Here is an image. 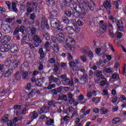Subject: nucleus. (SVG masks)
<instances>
[{
    "mask_svg": "<svg viewBox=\"0 0 126 126\" xmlns=\"http://www.w3.org/2000/svg\"><path fill=\"white\" fill-rule=\"evenodd\" d=\"M66 44L64 45V47L67 50L72 51V48H73V44H74V39L72 37H68L65 40Z\"/></svg>",
    "mask_w": 126,
    "mask_h": 126,
    "instance_id": "f257e3e1",
    "label": "nucleus"
},
{
    "mask_svg": "<svg viewBox=\"0 0 126 126\" xmlns=\"http://www.w3.org/2000/svg\"><path fill=\"white\" fill-rule=\"evenodd\" d=\"M32 39L33 40V45L34 47H36V48L39 47L40 44L42 43V39H41V37H40L39 35L35 34L33 35Z\"/></svg>",
    "mask_w": 126,
    "mask_h": 126,
    "instance_id": "f03ea898",
    "label": "nucleus"
},
{
    "mask_svg": "<svg viewBox=\"0 0 126 126\" xmlns=\"http://www.w3.org/2000/svg\"><path fill=\"white\" fill-rule=\"evenodd\" d=\"M38 53L40 55L39 57V63H44V60L45 59V57L46 56V54L44 53V51L43 50V48H41L39 49L38 51Z\"/></svg>",
    "mask_w": 126,
    "mask_h": 126,
    "instance_id": "7ed1b4c3",
    "label": "nucleus"
},
{
    "mask_svg": "<svg viewBox=\"0 0 126 126\" xmlns=\"http://www.w3.org/2000/svg\"><path fill=\"white\" fill-rule=\"evenodd\" d=\"M64 38H65L64 33L60 32L56 35V39L60 43H63L64 41Z\"/></svg>",
    "mask_w": 126,
    "mask_h": 126,
    "instance_id": "20e7f679",
    "label": "nucleus"
},
{
    "mask_svg": "<svg viewBox=\"0 0 126 126\" xmlns=\"http://www.w3.org/2000/svg\"><path fill=\"white\" fill-rule=\"evenodd\" d=\"M100 30H102V32H100L101 34H103L104 32L107 31V24L104 23V21L101 20L99 21Z\"/></svg>",
    "mask_w": 126,
    "mask_h": 126,
    "instance_id": "39448f33",
    "label": "nucleus"
},
{
    "mask_svg": "<svg viewBox=\"0 0 126 126\" xmlns=\"http://www.w3.org/2000/svg\"><path fill=\"white\" fill-rule=\"evenodd\" d=\"M62 82L65 86H72L73 85V81L68 78L62 80Z\"/></svg>",
    "mask_w": 126,
    "mask_h": 126,
    "instance_id": "423d86ee",
    "label": "nucleus"
},
{
    "mask_svg": "<svg viewBox=\"0 0 126 126\" xmlns=\"http://www.w3.org/2000/svg\"><path fill=\"white\" fill-rule=\"evenodd\" d=\"M103 5L107 10V14L110 15V14H111V10L112 9L111 3H110L108 1H105L103 2Z\"/></svg>",
    "mask_w": 126,
    "mask_h": 126,
    "instance_id": "0eeeda50",
    "label": "nucleus"
},
{
    "mask_svg": "<svg viewBox=\"0 0 126 126\" xmlns=\"http://www.w3.org/2000/svg\"><path fill=\"white\" fill-rule=\"evenodd\" d=\"M10 48V45L8 44H4L1 46H0V51L2 53H5L9 51Z\"/></svg>",
    "mask_w": 126,
    "mask_h": 126,
    "instance_id": "6e6552de",
    "label": "nucleus"
},
{
    "mask_svg": "<svg viewBox=\"0 0 126 126\" xmlns=\"http://www.w3.org/2000/svg\"><path fill=\"white\" fill-rule=\"evenodd\" d=\"M48 79L50 83H53V82L54 83H56L57 85H60V84H58V82H59V78H56L53 76V75H51L48 77Z\"/></svg>",
    "mask_w": 126,
    "mask_h": 126,
    "instance_id": "1a4fd4ad",
    "label": "nucleus"
},
{
    "mask_svg": "<svg viewBox=\"0 0 126 126\" xmlns=\"http://www.w3.org/2000/svg\"><path fill=\"white\" fill-rule=\"evenodd\" d=\"M49 112V107L43 105L41 108H40V111H39V114H47Z\"/></svg>",
    "mask_w": 126,
    "mask_h": 126,
    "instance_id": "9d476101",
    "label": "nucleus"
},
{
    "mask_svg": "<svg viewBox=\"0 0 126 126\" xmlns=\"http://www.w3.org/2000/svg\"><path fill=\"white\" fill-rule=\"evenodd\" d=\"M42 26L44 27V28H46L47 30L50 29V27H49V24H48V20L46 19H43L42 20Z\"/></svg>",
    "mask_w": 126,
    "mask_h": 126,
    "instance_id": "9b49d317",
    "label": "nucleus"
},
{
    "mask_svg": "<svg viewBox=\"0 0 126 126\" xmlns=\"http://www.w3.org/2000/svg\"><path fill=\"white\" fill-rule=\"evenodd\" d=\"M18 50V47H17V45L13 44L11 46L10 52L12 54H16V53H17Z\"/></svg>",
    "mask_w": 126,
    "mask_h": 126,
    "instance_id": "f8f14e48",
    "label": "nucleus"
},
{
    "mask_svg": "<svg viewBox=\"0 0 126 126\" xmlns=\"http://www.w3.org/2000/svg\"><path fill=\"white\" fill-rule=\"evenodd\" d=\"M44 81H45V78L38 79L35 81V84L37 86L41 87L42 84L44 83Z\"/></svg>",
    "mask_w": 126,
    "mask_h": 126,
    "instance_id": "ddd939ff",
    "label": "nucleus"
},
{
    "mask_svg": "<svg viewBox=\"0 0 126 126\" xmlns=\"http://www.w3.org/2000/svg\"><path fill=\"white\" fill-rule=\"evenodd\" d=\"M11 11H14V12H15L17 13V12H18V9L16 7V3L15 2H12L11 4Z\"/></svg>",
    "mask_w": 126,
    "mask_h": 126,
    "instance_id": "4468645a",
    "label": "nucleus"
},
{
    "mask_svg": "<svg viewBox=\"0 0 126 126\" xmlns=\"http://www.w3.org/2000/svg\"><path fill=\"white\" fill-rule=\"evenodd\" d=\"M63 1L61 2V4H62L63 7H65V6H67V3H71L73 1L72 0H63Z\"/></svg>",
    "mask_w": 126,
    "mask_h": 126,
    "instance_id": "2eb2a0df",
    "label": "nucleus"
},
{
    "mask_svg": "<svg viewBox=\"0 0 126 126\" xmlns=\"http://www.w3.org/2000/svg\"><path fill=\"white\" fill-rule=\"evenodd\" d=\"M73 8L74 9L73 12L72 14H73L74 16H75L76 18V17H78L79 15V13H78V11H77V10H76V4H73Z\"/></svg>",
    "mask_w": 126,
    "mask_h": 126,
    "instance_id": "dca6fc26",
    "label": "nucleus"
},
{
    "mask_svg": "<svg viewBox=\"0 0 126 126\" xmlns=\"http://www.w3.org/2000/svg\"><path fill=\"white\" fill-rule=\"evenodd\" d=\"M29 65L28 64V63L27 62L23 63L21 66V71H22V72H23L24 71H25V69H26V68L28 67Z\"/></svg>",
    "mask_w": 126,
    "mask_h": 126,
    "instance_id": "f3484780",
    "label": "nucleus"
},
{
    "mask_svg": "<svg viewBox=\"0 0 126 126\" xmlns=\"http://www.w3.org/2000/svg\"><path fill=\"white\" fill-rule=\"evenodd\" d=\"M66 29L69 34H71V35L73 34L74 32V28L73 27L67 26Z\"/></svg>",
    "mask_w": 126,
    "mask_h": 126,
    "instance_id": "a211bd4d",
    "label": "nucleus"
},
{
    "mask_svg": "<svg viewBox=\"0 0 126 126\" xmlns=\"http://www.w3.org/2000/svg\"><path fill=\"white\" fill-rule=\"evenodd\" d=\"M29 31H28L29 33H31L32 35H35L37 29L35 28L29 27Z\"/></svg>",
    "mask_w": 126,
    "mask_h": 126,
    "instance_id": "6ab92c4d",
    "label": "nucleus"
},
{
    "mask_svg": "<svg viewBox=\"0 0 126 126\" xmlns=\"http://www.w3.org/2000/svg\"><path fill=\"white\" fill-rule=\"evenodd\" d=\"M31 118L32 120H35V119H37L38 118V113L35 111H33L30 113V114Z\"/></svg>",
    "mask_w": 126,
    "mask_h": 126,
    "instance_id": "aec40b11",
    "label": "nucleus"
},
{
    "mask_svg": "<svg viewBox=\"0 0 126 126\" xmlns=\"http://www.w3.org/2000/svg\"><path fill=\"white\" fill-rule=\"evenodd\" d=\"M12 72H13V69L12 68L9 69L5 72V74H4V77H8V76H10Z\"/></svg>",
    "mask_w": 126,
    "mask_h": 126,
    "instance_id": "412c9836",
    "label": "nucleus"
},
{
    "mask_svg": "<svg viewBox=\"0 0 126 126\" xmlns=\"http://www.w3.org/2000/svg\"><path fill=\"white\" fill-rule=\"evenodd\" d=\"M14 77L15 80H20L21 79V74L19 73V71H17L14 74Z\"/></svg>",
    "mask_w": 126,
    "mask_h": 126,
    "instance_id": "4be33fe9",
    "label": "nucleus"
},
{
    "mask_svg": "<svg viewBox=\"0 0 126 126\" xmlns=\"http://www.w3.org/2000/svg\"><path fill=\"white\" fill-rule=\"evenodd\" d=\"M22 37L21 44L23 45L26 42V40H27V33H23L22 34Z\"/></svg>",
    "mask_w": 126,
    "mask_h": 126,
    "instance_id": "5701e85b",
    "label": "nucleus"
},
{
    "mask_svg": "<svg viewBox=\"0 0 126 126\" xmlns=\"http://www.w3.org/2000/svg\"><path fill=\"white\" fill-rule=\"evenodd\" d=\"M69 66L71 68L72 70H73V71H75V70H76V69H74V67L76 66V63H75V62H69Z\"/></svg>",
    "mask_w": 126,
    "mask_h": 126,
    "instance_id": "b1692460",
    "label": "nucleus"
},
{
    "mask_svg": "<svg viewBox=\"0 0 126 126\" xmlns=\"http://www.w3.org/2000/svg\"><path fill=\"white\" fill-rule=\"evenodd\" d=\"M90 51V49L88 48V47L83 48L81 50V52L83 54H84V55H88L89 52Z\"/></svg>",
    "mask_w": 126,
    "mask_h": 126,
    "instance_id": "393cba45",
    "label": "nucleus"
},
{
    "mask_svg": "<svg viewBox=\"0 0 126 126\" xmlns=\"http://www.w3.org/2000/svg\"><path fill=\"white\" fill-rule=\"evenodd\" d=\"M46 3L47 5L54 6L56 3V1H55V0H46Z\"/></svg>",
    "mask_w": 126,
    "mask_h": 126,
    "instance_id": "a878e982",
    "label": "nucleus"
},
{
    "mask_svg": "<svg viewBox=\"0 0 126 126\" xmlns=\"http://www.w3.org/2000/svg\"><path fill=\"white\" fill-rule=\"evenodd\" d=\"M54 123H55V120L52 118H50L46 121V125L47 126H52Z\"/></svg>",
    "mask_w": 126,
    "mask_h": 126,
    "instance_id": "bb28decb",
    "label": "nucleus"
},
{
    "mask_svg": "<svg viewBox=\"0 0 126 126\" xmlns=\"http://www.w3.org/2000/svg\"><path fill=\"white\" fill-rule=\"evenodd\" d=\"M49 119H50L49 117H48L44 115H41L39 117V120H41L42 122H46L47 120H49Z\"/></svg>",
    "mask_w": 126,
    "mask_h": 126,
    "instance_id": "cd10ccee",
    "label": "nucleus"
},
{
    "mask_svg": "<svg viewBox=\"0 0 126 126\" xmlns=\"http://www.w3.org/2000/svg\"><path fill=\"white\" fill-rule=\"evenodd\" d=\"M121 122V118L120 117H116L113 118L112 120V123L114 125H117V124H119Z\"/></svg>",
    "mask_w": 126,
    "mask_h": 126,
    "instance_id": "c85d7f7f",
    "label": "nucleus"
},
{
    "mask_svg": "<svg viewBox=\"0 0 126 126\" xmlns=\"http://www.w3.org/2000/svg\"><path fill=\"white\" fill-rule=\"evenodd\" d=\"M60 63H56L54 65H53L54 67V71L55 72H57V71H59V69L60 68Z\"/></svg>",
    "mask_w": 126,
    "mask_h": 126,
    "instance_id": "c756f323",
    "label": "nucleus"
},
{
    "mask_svg": "<svg viewBox=\"0 0 126 126\" xmlns=\"http://www.w3.org/2000/svg\"><path fill=\"white\" fill-rule=\"evenodd\" d=\"M68 98L69 99V104H71L72 101L74 100V98H73V95L71 93H69L68 94Z\"/></svg>",
    "mask_w": 126,
    "mask_h": 126,
    "instance_id": "7c9ffc66",
    "label": "nucleus"
},
{
    "mask_svg": "<svg viewBox=\"0 0 126 126\" xmlns=\"http://www.w3.org/2000/svg\"><path fill=\"white\" fill-rule=\"evenodd\" d=\"M53 50L56 53H59V51H60V48H59V45L58 44H53Z\"/></svg>",
    "mask_w": 126,
    "mask_h": 126,
    "instance_id": "2f4dec72",
    "label": "nucleus"
},
{
    "mask_svg": "<svg viewBox=\"0 0 126 126\" xmlns=\"http://www.w3.org/2000/svg\"><path fill=\"white\" fill-rule=\"evenodd\" d=\"M58 99L61 101H67V96H66V95L64 94L60 96Z\"/></svg>",
    "mask_w": 126,
    "mask_h": 126,
    "instance_id": "473e14b6",
    "label": "nucleus"
},
{
    "mask_svg": "<svg viewBox=\"0 0 126 126\" xmlns=\"http://www.w3.org/2000/svg\"><path fill=\"white\" fill-rule=\"evenodd\" d=\"M25 44H26V45H28V46H29L31 50H35V46H34V44H33V43L26 42Z\"/></svg>",
    "mask_w": 126,
    "mask_h": 126,
    "instance_id": "72a5a7b5",
    "label": "nucleus"
},
{
    "mask_svg": "<svg viewBox=\"0 0 126 126\" xmlns=\"http://www.w3.org/2000/svg\"><path fill=\"white\" fill-rule=\"evenodd\" d=\"M43 37L44 39H45L46 41L50 40V34L48 33H44L43 34Z\"/></svg>",
    "mask_w": 126,
    "mask_h": 126,
    "instance_id": "f704fd0d",
    "label": "nucleus"
},
{
    "mask_svg": "<svg viewBox=\"0 0 126 126\" xmlns=\"http://www.w3.org/2000/svg\"><path fill=\"white\" fill-rule=\"evenodd\" d=\"M92 102H94L98 104L100 102V98L98 97H94L92 98Z\"/></svg>",
    "mask_w": 126,
    "mask_h": 126,
    "instance_id": "c9c22d12",
    "label": "nucleus"
},
{
    "mask_svg": "<svg viewBox=\"0 0 126 126\" xmlns=\"http://www.w3.org/2000/svg\"><path fill=\"white\" fill-rule=\"evenodd\" d=\"M7 92L4 89H0V97L1 96H3L5 94H6Z\"/></svg>",
    "mask_w": 126,
    "mask_h": 126,
    "instance_id": "e433bc0d",
    "label": "nucleus"
},
{
    "mask_svg": "<svg viewBox=\"0 0 126 126\" xmlns=\"http://www.w3.org/2000/svg\"><path fill=\"white\" fill-rule=\"evenodd\" d=\"M74 32H76V33H79V32H80V28H79L77 25H74Z\"/></svg>",
    "mask_w": 126,
    "mask_h": 126,
    "instance_id": "4c0bfd02",
    "label": "nucleus"
},
{
    "mask_svg": "<svg viewBox=\"0 0 126 126\" xmlns=\"http://www.w3.org/2000/svg\"><path fill=\"white\" fill-rule=\"evenodd\" d=\"M116 35L118 39H121L122 38V37H123V33L119 32H115V36Z\"/></svg>",
    "mask_w": 126,
    "mask_h": 126,
    "instance_id": "58836bf2",
    "label": "nucleus"
},
{
    "mask_svg": "<svg viewBox=\"0 0 126 126\" xmlns=\"http://www.w3.org/2000/svg\"><path fill=\"white\" fill-rule=\"evenodd\" d=\"M109 35L111 38H117L116 36V33L114 34V32L112 30H110L109 32Z\"/></svg>",
    "mask_w": 126,
    "mask_h": 126,
    "instance_id": "ea45409f",
    "label": "nucleus"
},
{
    "mask_svg": "<svg viewBox=\"0 0 126 126\" xmlns=\"http://www.w3.org/2000/svg\"><path fill=\"white\" fill-rule=\"evenodd\" d=\"M4 66H6V67H9L10 66V64H11V62L10 61L7 60L4 62Z\"/></svg>",
    "mask_w": 126,
    "mask_h": 126,
    "instance_id": "a19ab883",
    "label": "nucleus"
},
{
    "mask_svg": "<svg viewBox=\"0 0 126 126\" xmlns=\"http://www.w3.org/2000/svg\"><path fill=\"white\" fill-rule=\"evenodd\" d=\"M36 92L37 91H35V89H32V91L28 94V97L31 98V97H32V95H33V94H35V93H36Z\"/></svg>",
    "mask_w": 126,
    "mask_h": 126,
    "instance_id": "79ce46f5",
    "label": "nucleus"
},
{
    "mask_svg": "<svg viewBox=\"0 0 126 126\" xmlns=\"http://www.w3.org/2000/svg\"><path fill=\"white\" fill-rule=\"evenodd\" d=\"M60 23V21L58 20V19L55 18H52L51 20V24H53L54 23Z\"/></svg>",
    "mask_w": 126,
    "mask_h": 126,
    "instance_id": "37998d69",
    "label": "nucleus"
},
{
    "mask_svg": "<svg viewBox=\"0 0 126 126\" xmlns=\"http://www.w3.org/2000/svg\"><path fill=\"white\" fill-rule=\"evenodd\" d=\"M72 13H73V12H71V11L69 10H66L65 12V14L66 15V16H68V17H70V16L72 15Z\"/></svg>",
    "mask_w": 126,
    "mask_h": 126,
    "instance_id": "c03bdc74",
    "label": "nucleus"
},
{
    "mask_svg": "<svg viewBox=\"0 0 126 126\" xmlns=\"http://www.w3.org/2000/svg\"><path fill=\"white\" fill-rule=\"evenodd\" d=\"M62 20L64 23H65V24H69V20L67 17H63Z\"/></svg>",
    "mask_w": 126,
    "mask_h": 126,
    "instance_id": "a18cd8bd",
    "label": "nucleus"
},
{
    "mask_svg": "<svg viewBox=\"0 0 126 126\" xmlns=\"http://www.w3.org/2000/svg\"><path fill=\"white\" fill-rule=\"evenodd\" d=\"M56 87V84H51L50 83L47 87V89L51 90L53 89V88H55Z\"/></svg>",
    "mask_w": 126,
    "mask_h": 126,
    "instance_id": "49530a36",
    "label": "nucleus"
},
{
    "mask_svg": "<svg viewBox=\"0 0 126 126\" xmlns=\"http://www.w3.org/2000/svg\"><path fill=\"white\" fill-rule=\"evenodd\" d=\"M20 32H21L22 34H27L26 33L24 32V31H25V27L24 26H22L20 27L19 29Z\"/></svg>",
    "mask_w": 126,
    "mask_h": 126,
    "instance_id": "de8ad7c7",
    "label": "nucleus"
},
{
    "mask_svg": "<svg viewBox=\"0 0 126 126\" xmlns=\"http://www.w3.org/2000/svg\"><path fill=\"white\" fill-rule=\"evenodd\" d=\"M52 27L53 28H54V29H56V28H58L59 26H60V22L59 23H54V24H51Z\"/></svg>",
    "mask_w": 126,
    "mask_h": 126,
    "instance_id": "09e8293b",
    "label": "nucleus"
},
{
    "mask_svg": "<svg viewBox=\"0 0 126 126\" xmlns=\"http://www.w3.org/2000/svg\"><path fill=\"white\" fill-rule=\"evenodd\" d=\"M80 58L83 63H86L87 62V57H86V56L83 55L80 56Z\"/></svg>",
    "mask_w": 126,
    "mask_h": 126,
    "instance_id": "8fccbe9b",
    "label": "nucleus"
},
{
    "mask_svg": "<svg viewBox=\"0 0 126 126\" xmlns=\"http://www.w3.org/2000/svg\"><path fill=\"white\" fill-rule=\"evenodd\" d=\"M18 61L16 60H14V61L13 62L12 64L15 68H16L17 66H18Z\"/></svg>",
    "mask_w": 126,
    "mask_h": 126,
    "instance_id": "3c124183",
    "label": "nucleus"
},
{
    "mask_svg": "<svg viewBox=\"0 0 126 126\" xmlns=\"http://www.w3.org/2000/svg\"><path fill=\"white\" fill-rule=\"evenodd\" d=\"M23 79H26L28 76V71H24L23 72Z\"/></svg>",
    "mask_w": 126,
    "mask_h": 126,
    "instance_id": "603ef678",
    "label": "nucleus"
},
{
    "mask_svg": "<svg viewBox=\"0 0 126 126\" xmlns=\"http://www.w3.org/2000/svg\"><path fill=\"white\" fill-rule=\"evenodd\" d=\"M19 34V27H16L13 32L14 36Z\"/></svg>",
    "mask_w": 126,
    "mask_h": 126,
    "instance_id": "864d4df0",
    "label": "nucleus"
},
{
    "mask_svg": "<svg viewBox=\"0 0 126 126\" xmlns=\"http://www.w3.org/2000/svg\"><path fill=\"white\" fill-rule=\"evenodd\" d=\"M87 6L89 7V9L91 10V11H93V10H94V7L91 5V3L89 2L87 3Z\"/></svg>",
    "mask_w": 126,
    "mask_h": 126,
    "instance_id": "5fc2aeb1",
    "label": "nucleus"
},
{
    "mask_svg": "<svg viewBox=\"0 0 126 126\" xmlns=\"http://www.w3.org/2000/svg\"><path fill=\"white\" fill-rule=\"evenodd\" d=\"M6 4H7L8 10L11 11V3L9 1H7L6 2Z\"/></svg>",
    "mask_w": 126,
    "mask_h": 126,
    "instance_id": "6e6d98bb",
    "label": "nucleus"
},
{
    "mask_svg": "<svg viewBox=\"0 0 126 126\" xmlns=\"http://www.w3.org/2000/svg\"><path fill=\"white\" fill-rule=\"evenodd\" d=\"M8 121H9L8 118L5 116L2 117V119H1V122L2 123H6L8 122Z\"/></svg>",
    "mask_w": 126,
    "mask_h": 126,
    "instance_id": "4d7b16f0",
    "label": "nucleus"
},
{
    "mask_svg": "<svg viewBox=\"0 0 126 126\" xmlns=\"http://www.w3.org/2000/svg\"><path fill=\"white\" fill-rule=\"evenodd\" d=\"M4 31L5 32H7V33H10L11 32V28L10 27V26H7Z\"/></svg>",
    "mask_w": 126,
    "mask_h": 126,
    "instance_id": "13d9d810",
    "label": "nucleus"
},
{
    "mask_svg": "<svg viewBox=\"0 0 126 126\" xmlns=\"http://www.w3.org/2000/svg\"><path fill=\"white\" fill-rule=\"evenodd\" d=\"M87 55L90 58V60H92V59H93V57H94V56L93 55V53H92V52L90 50Z\"/></svg>",
    "mask_w": 126,
    "mask_h": 126,
    "instance_id": "bf43d9fd",
    "label": "nucleus"
},
{
    "mask_svg": "<svg viewBox=\"0 0 126 126\" xmlns=\"http://www.w3.org/2000/svg\"><path fill=\"white\" fill-rule=\"evenodd\" d=\"M100 112L102 115H105V114H107V109L104 107H102L100 109Z\"/></svg>",
    "mask_w": 126,
    "mask_h": 126,
    "instance_id": "052dcab7",
    "label": "nucleus"
},
{
    "mask_svg": "<svg viewBox=\"0 0 126 126\" xmlns=\"http://www.w3.org/2000/svg\"><path fill=\"white\" fill-rule=\"evenodd\" d=\"M3 43H8V42H9V39H8V36H4L3 37Z\"/></svg>",
    "mask_w": 126,
    "mask_h": 126,
    "instance_id": "680f3d73",
    "label": "nucleus"
},
{
    "mask_svg": "<svg viewBox=\"0 0 126 126\" xmlns=\"http://www.w3.org/2000/svg\"><path fill=\"white\" fill-rule=\"evenodd\" d=\"M51 94H52V95H53L54 96L55 95H58V92H57V88H55L53 90H52L51 91Z\"/></svg>",
    "mask_w": 126,
    "mask_h": 126,
    "instance_id": "e2e57ef3",
    "label": "nucleus"
},
{
    "mask_svg": "<svg viewBox=\"0 0 126 126\" xmlns=\"http://www.w3.org/2000/svg\"><path fill=\"white\" fill-rule=\"evenodd\" d=\"M31 5H27V7H28L27 9V12L31 13L32 11H33V9H32V7H30Z\"/></svg>",
    "mask_w": 126,
    "mask_h": 126,
    "instance_id": "0e129e2a",
    "label": "nucleus"
},
{
    "mask_svg": "<svg viewBox=\"0 0 126 126\" xmlns=\"http://www.w3.org/2000/svg\"><path fill=\"white\" fill-rule=\"evenodd\" d=\"M103 70L107 72V73H111L112 72V69L111 68H105L103 69Z\"/></svg>",
    "mask_w": 126,
    "mask_h": 126,
    "instance_id": "69168bd1",
    "label": "nucleus"
},
{
    "mask_svg": "<svg viewBox=\"0 0 126 126\" xmlns=\"http://www.w3.org/2000/svg\"><path fill=\"white\" fill-rule=\"evenodd\" d=\"M93 22H94V25H96L97 23H99V19L98 18H94L93 19Z\"/></svg>",
    "mask_w": 126,
    "mask_h": 126,
    "instance_id": "338daca9",
    "label": "nucleus"
},
{
    "mask_svg": "<svg viewBox=\"0 0 126 126\" xmlns=\"http://www.w3.org/2000/svg\"><path fill=\"white\" fill-rule=\"evenodd\" d=\"M48 62L50 63H56V59L55 58H50Z\"/></svg>",
    "mask_w": 126,
    "mask_h": 126,
    "instance_id": "774afa93",
    "label": "nucleus"
}]
</instances>
